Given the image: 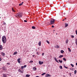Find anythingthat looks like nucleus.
<instances>
[{
    "label": "nucleus",
    "mask_w": 77,
    "mask_h": 77,
    "mask_svg": "<svg viewBox=\"0 0 77 77\" xmlns=\"http://www.w3.org/2000/svg\"><path fill=\"white\" fill-rule=\"evenodd\" d=\"M3 50V47L2 45H0V50Z\"/></svg>",
    "instance_id": "9b49d317"
},
{
    "label": "nucleus",
    "mask_w": 77,
    "mask_h": 77,
    "mask_svg": "<svg viewBox=\"0 0 77 77\" xmlns=\"http://www.w3.org/2000/svg\"><path fill=\"white\" fill-rule=\"evenodd\" d=\"M18 72H21V73H23V71L22 72V71H21V69H19L18 70Z\"/></svg>",
    "instance_id": "0eeeda50"
},
{
    "label": "nucleus",
    "mask_w": 77,
    "mask_h": 77,
    "mask_svg": "<svg viewBox=\"0 0 77 77\" xmlns=\"http://www.w3.org/2000/svg\"><path fill=\"white\" fill-rule=\"evenodd\" d=\"M20 60H21V59L20 58H19L17 59L18 62L19 63L21 62V61H20Z\"/></svg>",
    "instance_id": "423d86ee"
},
{
    "label": "nucleus",
    "mask_w": 77,
    "mask_h": 77,
    "mask_svg": "<svg viewBox=\"0 0 77 77\" xmlns=\"http://www.w3.org/2000/svg\"><path fill=\"white\" fill-rule=\"evenodd\" d=\"M2 60V59H1V58L0 57V61H1Z\"/></svg>",
    "instance_id": "49530a36"
},
{
    "label": "nucleus",
    "mask_w": 77,
    "mask_h": 77,
    "mask_svg": "<svg viewBox=\"0 0 77 77\" xmlns=\"http://www.w3.org/2000/svg\"><path fill=\"white\" fill-rule=\"evenodd\" d=\"M39 64H40V65H42V64L44 63V62L42 61H42H40L39 62Z\"/></svg>",
    "instance_id": "20e7f679"
},
{
    "label": "nucleus",
    "mask_w": 77,
    "mask_h": 77,
    "mask_svg": "<svg viewBox=\"0 0 77 77\" xmlns=\"http://www.w3.org/2000/svg\"><path fill=\"white\" fill-rule=\"evenodd\" d=\"M44 53H42V56H44Z\"/></svg>",
    "instance_id": "c03bdc74"
},
{
    "label": "nucleus",
    "mask_w": 77,
    "mask_h": 77,
    "mask_svg": "<svg viewBox=\"0 0 77 77\" xmlns=\"http://www.w3.org/2000/svg\"><path fill=\"white\" fill-rule=\"evenodd\" d=\"M71 36L72 37V38H74V36L73 35H71Z\"/></svg>",
    "instance_id": "c9c22d12"
},
{
    "label": "nucleus",
    "mask_w": 77,
    "mask_h": 77,
    "mask_svg": "<svg viewBox=\"0 0 77 77\" xmlns=\"http://www.w3.org/2000/svg\"><path fill=\"white\" fill-rule=\"evenodd\" d=\"M66 44H68V40H66Z\"/></svg>",
    "instance_id": "b1692460"
},
{
    "label": "nucleus",
    "mask_w": 77,
    "mask_h": 77,
    "mask_svg": "<svg viewBox=\"0 0 77 77\" xmlns=\"http://www.w3.org/2000/svg\"><path fill=\"white\" fill-rule=\"evenodd\" d=\"M35 77H38V76H36Z\"/></svg>",
    "instance_id": "603ef678"
},
{
    "label": "nucleus",
    "mask_w": 77,
    "mask_h": 77,
    "mask_svg": "<svg viewBox=\"0 0 77 77\" xmlns=\"http://www.w3.org/2000/svg\"><path fill=\"white\" fill-rule=\"evenodd\" d=\"M33 61L32 60L29 62V63H33Z\"/></svg>",
    "instance_id": "c756f323"
},
{
    "label": "nucleus",
    "mask_w": 77,
    "mask_h": 77,
    "mask_svg": "<svg viewBox=\"0 0 77 77\" xmlns=\"http://www.w3.org/2000/svg\"><path fill=\"white\" fill-rule=\"evenodd\" d=\"M76 66H77V62L76 63Z\"/></svg>",
    "instance_id": "8fccbe9b"
},
{
    "label": "nucleus",
    "mask_w": 77,
    "mask_h": 77,
    "mask_svg": "<svg viewBox=\"0 0 77 77\" xmlns=\"http://www.w3.org/2000/svg\"><path fill=\"white\" fill-rule=\"evenodd\" d=\"M64 51L63 50H61V53H63Z\"/></svg>",
    "instance_id": "5701e85b"
},
{
    "label": "nucleus",
    "mask_w": 77,
    "mask_h": 77,
    "mask_svg": "<svg viewBox=\"0 0 77 77\" xmlns=\"http://www.w3.org/2000/svg\"><path fill=\"white\" fill-rule=\"evenodd\" d=\"M24 22H27V21L26 20H24Z\"/></svg>",
    "instance_id": "4c0bfd02"
},
{
    "label": "nucleus",
    "mask_w": 77,
    "mask_h": 77,
    "mask_svg": "<svg viewBox=\"0 0 77 77\" xmlns=\"http://www.w3.org/2000/svg\"><path fill=\"white\" fill-rule=\"evenodd\" d=\"M75 44H76V45H77V41L75 42Z\"/></svg>",
    "instance_id": "37998d69"
},
{
    "label": "nucleus",
    "mask_w": 77,
    "mask_h": 77,
    "mask_svg": "<svg viewBox=\"0 0 77 77\" xmlns=\"http://www.w3.org/2000/svg\"><path fill=\"white\" fill-rule=\"evenodd\" d=\"M30 75H26V77H29Z\"/></svg>",
    "instance_id": "4be33fe9"
},
{
    "label": "nucleus",
    "mask_w": 77,
    "mask_h": 77,
    "mask_svg": "<svg viewBox=\"0 0 77 77\" xmlns=\"http://www.w3.org/2000/svg\"><path fill=\"white\" fill-rule=\"evenodd\" d=\"M21 68L22 69H23V68H24V66H21Z\"/></svg>",
    "instance_id": "473e14b6"
},
{
    "label": "nucleus",
    "mask_w": 77,
    "mask_h": 77,
    "mask_svg": "<svg viewBox=\"0 0 77 77\" xmlns=\"http://www.w3.org/2000/svg\"><path fill=\"white\" fill-rule=\"evenodd\" d=\"M65 27H68V24L66 23L65 24Z\"/></svg>",
    "instance_id": "4468645a"
},
{
    "label": "nucleus",
    "mask_w": 77,
    "mask_h": 77,
    "mask_svg": "<svg viewBox=\"0 0 77 77\" xmlns=\"http://www.w3.org/2000/svg\"><path fill=\"white\" fill-rule=\"evenodd\" d=\"M2 41L3 43H5L6 42V38L5 36H3L2 38Z\"/></svg>",
    "instance_id": "f03ea898"
},
{
    "label": "nucleus",
    "mask_w": 77,
    "mask_h": 77,
    "mask_svg": "<svg viewBox=\"0 0 77 77\" xmlns=\"http://www.w3.org/2000/svg\"><path fill=\"white\" fill-rule=\"evenodd\" d=\"M64 19L65 20H66V18H65Z\"/></svg>",
    "instance_id": "de8ad7c7"
},
{
    "label": "nucleus",
    "mask_w": 77,
    "mask_h": 77,
    "mask_svg": "<svg viewBox=\"0 0 77 77\" xmlns=\"http://www.w3.org/2000/svg\"><path fill=\"white\" fill-rule=\"evenodd\" d=\"M36 54H37L38 55H39V54L38 53V52H36Z\"/></svg>",
    "instance_id": "e433bc0d"
},
{
    "label": "nucleus",
    "mask_w": 77,
    "mask_h": 77,
    "mask_svg": "<svg viewBox=\"0 0 77 77\" xmlns=\"http://www.w3.org/2000/svg\"><path fill=\"white\" fill-rule=\"evenodd\" d=\"M75 32H76V35H77V30Z\"/></svg>",
    "instance_id": "ea45409f"
},
{
    "label": "nucleus",
    "mask_w": 77,
    "mask_h": 77,
    "mask_svg": "<svg viewBox=\"0 0 77 77\" xmlns=\"http://www.w3.org/2000/svg\"><path fill=\"white\" fill-rule=\"evenodd\" d=\"M75 42H77V39H76L75 40Z\"/></svg>",
    "instance_id": "a18cd8bd"
},
{
    "label": "nucleus",
    "mask_w": 77,
    "mask_h": 77,
    "mask_svg": "<svg viewBox=\"0 0 77 77\" xmlns=\"http://www.w3.org/2000/svg\"><path fill=\"white\" fill-rule=\"evenodd\" d=\"M3 77H8L7 76V74H3Z\"/></svg>",
    "instance_id": "9d476101"
},
{
    "label": "nucleus",
    "mask_w": 77,
    "mask_h": 77,
    "mask_svg": "<svg viewBox=\"0 0 77 77\" xmlns=\"http://www.w3.org/2000/svg\"><path fill=\"white\" fill-rule=\"evenodd\" d=\"M3 24H4V25H5V24H6V23H5V22H4V23Z\"/></svg>",
    "instance_id": "79ce46f5"
},
{
    "label": "nucleus",
    "mask_w": 77,
    "mask_h": 77,
    "mask_svg": "<svg viewBox=\"0 0 77 77\" xmlns=\"http://www.w3.org/2000/svg\"><path fill=\"white\" fill-rule=\"evenodd\" d=\"M55 21V19H51L50 21V23L51 24H53L54 23V21Z\"/></svg>",
    "instance_id": "7ed1b4c3"
},
{
    "label": "nucleus",
    "mask_w": 77,
    "mask_h": 77,
    "mask_svg": "<svg viewBox=\"0 0 77 77\" xmlns=\"http://www.w3.org/2000/svg\"><path fill=\"white\" fill-rule=\"evenodd\" d=\"M7 65H10V63H7Z\"/></svg>",
    "instance_id": "58836bf2"
},
{
    "label": "nucleus",
    "mask_w": 77,
    "mask_h": 77,
    "mask_svg": "<svg viewBox=\"0 0 77 77\" xmlns=\"http://www.w3.org/2000/svg\"><path fill=\"white\" fill-rule=\"evenodd\" d=\"M64 68H66V69H67L68 68V67H66V66H64Z\"/></svg>",
    "instance_id": "f704fd0d"
},
{
    "label": "nucleus",
    "mask_w": 77,
    "mask_h": 77,
    "mask_svg": "<svg viewBox=\"0 0 77 77\" xmlns=\"http://www.w3.org/2000/svg\"><path fill=\"white\" fill-rule=\"evenodd\" d=\"M46 73H43V74H42V75H45Z\"/></svg>",
    "instance_id": "cd10ccee"
},
{
    "label": "nucleus",
    "mask_w": 77,
    "mask_h": 77,
    "mask_svg": "<svg viewBox=\"0 0 77 77\" xmlns=\"http://www.w3.org/2000/svg\"><path fill=\"white\" fill-rule=\"evenodd\" d=\"M36 68L35 67H34L33 68V70H36Z\"/></svg>",
    "instance_id": "a211bd4d"
},
{
    "label": "nucleus",
    "mask_w": 77,
    "mask_h": 77,
    "mask_svg": "<svg viewBox=\"0 0 77 77\" xmlns=\"http://www.w3.org/2000/svg\"><path fill=\"white\" fill-rule=\"evenodd\" d=\"M75 74H76V73H77V70H75L74 71Z\"/></svg>",
    "instance_id": "bb28decb"
},
{
    "label": "nucleus",
    "mask_w": 77,
    "mask_h": 77,
    "mask_svg": "<svg viewBox=\"0 0 77 77\" xmlns=\"http://www.w3.org/2000/svg\"><path fill=\"white\" fill-rule=\"evenodd\" d=\"M46 77H51V75H50L48 74H46Z\"/></svg>",
    "instance_id": "39448f33"
},
{
    "label": "nucleus",
    "mask_w": 77,
    "mask_h": 77,
    "mask_svg": "<svg viewBox=\"0 0 77 77\" xmlns=\"http://www.w3.org/2000/svg\"><path fill=\"white\" fill-rule=\"evenodd\" d=\"M17 52H15L13 54L14 55H15V54H17Z\"/></svg>",
    "instance_id": "412c9836"
},
{
    "label": "nucleus",
    "mask_w": 77,
    "mask_h": 77,
    "mask_svg": "<svg viewBox=\"0 0 77 77\" xmlns=\"http://www.w3.org/2000/svg\"><path fill=\"white\" fill-rule=\"evenodd\" d=\"M68 49L69 50V51L70 52H71V50L69 48H68Z\"/></svg>",
    "instance_id": "6ab92c4d"
},
{
    "label": "nucleus",
    "mask_w": 77,
    "mask_h": 77,
    "mask_svg": "<svg viewBox=\"0 0 77 77\" xmlns=\"http://www.w3.org/2000/svg\"><path fill=\"white\" fill-rule=\"evenodd\" d=\"M63 57V55H60V56L59 57V58H62V57Z\"/></svg>",
    "instance_id": "ddd939ff"
},
{
    "label": "nucleus",
    "mask_w": 77,
    "mask_h": 77,
    "mask_svg": "<svg viewBox=\"0 0 77 77\" xmlns=\"http://www.w3.org/2000/svg\"><path fill=\"white\" fill-rule=\"evenodd\" d=\"M1 54L2 56H4L5 55V53H4L3 52L1 53Z\"/></svg>",
    "instance_id": "1a4fd4ad"
},
{
    "label": "nucleus",
    "mask_w": 77,
    "mask_h": 77,
    "mask_svg": "<svg viewBox=\"0 0 77 77\" xmlns=\"http://www.w3.org/2000/svg\"><path fill=\"white\" fill-rule=\"evenodd\" d=\"M46 42H47V43L48 44H50V42H48V40H47Z\"/></svg>",
    "instance_id": "2f4dec72"
},
{
    "label": "nucleus",
    "mask_w": 77,
    "mask_h": 77,
    "mask_svg": "<svg viewBox=\"0 0 77 77\" xmlns=\"http://www.w3.org/2000/svg\"><path fill=\"white\" fill-rule=\"evenodd\" d=\"M37 50H36V51H37Z\"/></svg>",
    "instance_id": "6e6d98bb"
},
{
    "label": "nucleus",
    "mask_w": 77,
    "mask_h": 77,
    "mask_svg": "<svg viewBox=\"0 0 77 77\" xmlns=\"http://www.w3.org/2000/svg\"><path fill=\"white\" fill-rule=\"evenodd\" d=\"M32 57H35V55H32Z\"/></svg>",
    "instance_id": "09e8293b"
},
{
    "label": "nucleus",
    "mask_w": 77,
    "mask_h": 77,
    "mask_svg": "<svg viewBox=\"0 0 77 77\" xmlns=\"http://www.w3.org/2000/svg\"><path fill=\"white\" fill-rule=\"evenodd\" d=\"M23 2H22L20 4H19V6H21V5H23Z\"/></svg>",
    "instance_id": "f3484780"
},
{
    "label": "nucleus",
    "mask_w": 77,
    "mask_h": 77,
    "mask_svg": "<svg viewBox=\"0 0 77 77\" xmlns=\"http://www.w3.org/2000/svg\"><path fill=\"white\" fill-rule=\"evenodd\" d=\"M54 60L55 61H56L57 62V63H59V61H58V60L56 59V57H55L54 58Z\"/></svg>",
    "instance_id": "6e6552de"
},
{
    "label": "nucleus",
    "mask_w": 77,
    "mask_h": 77,
    "mask_svg": "<svg viewBox=\"0 0 77 77\" xmlns=\"http://www.w3.org/2000/svg\"><path fill=\"white\" fill-rule=\"evenodd\" d=\"M38 45L39 46H41V42L40 41L39 42Z\"/></svg>",
    "instance_id": "f8f14e48"
},
{
    "label": "nucleus",
    "mask_w": 77,
    "mask_h": 77,
    "mask_svg": "<svg viewBox=\"0 0 77 77\" xmlns=\"http://www.w3.org/2000/svg\"><path fill=\"white\" fill-rule=\"evenodd\" d=\"M65 19H64L63 20V21H65Z\"/></svg>",
    "instance_id": "3c124183"
},
{
    "label": "nucleus",
    "mask_w": 77,
    "mask_h": 77,
    "mask_svg": "<svg viewBox=\"0 0 77 77\" xmlns=\"http://www.w3.org/2000/svg\"><path fill=\"white\" fill-rule=\"evenodd\" d=\"M58 61L60 62V63H62L63 62L62 60H58Z\"/></svg>",
    "instance_id": "dca6fc26"
},
{
    "label": "nucleus",
    "mask_w": 77,
    "mask_h": 77,
    "mask_svg": "<svg viewBox=\"0 0 77 77\" xmlns=\"http://www.w3.org/2000/svg\"><path fill=\"white\" fill-rule=\"evenodd\" d=\"M26 66H27L26 65H25L23 67L24 68H26Z\"/></svg>",
    "instance_id": "72a5a7b5"
},
{
    "label": "nucleus",
    "mask_w": 77,
    "mask_h": 77,
    "mask_svg": "<svg viewBox=\"0 0 77 77\" xmlns=\"http://www.w3.org/2000/svg\"><path fill=\"white\" fill-rule=\"evenodd\" d=\"M12 10L13 12H15V10L14 9V8H12Z\"/></svg>",
    "instance_id": "393cba45"
},
{
    "label": "nucleus",
    "mask_w": 77,
    "mask_h": 77,
    "mask_svg": "<svg viewBox=\"0 0 77 77\" xmlns=\"http://www.w3.org/2000/svg\"><path fill=\"white\" fill-rule=\"evenodd\" d=\"M54 31H55V30H54Z\"/></svg>",
    "instance_id": "5fc2aeb1"
},
{
    "label": "nucleus",
    "mask_w": 77,
    "mask_h": 77,
    "mask_svg": "<svg viewBox=\"0 0 77 77\" xmlns=\"http://www.w3.org/2000/svg\"><path fill=\"white\" fill-rule=\"evenodd\" d=\"M63 60H64V61H66V59L65 58H63Z\"/></svg>",
    "instance_id": "a878e982"
},
{
    "label": "nucleus",
    "mask_w": 77,
    "mask_h": 77,
    "mask_svg": "<svg viewBox=\"0 0 77 77\" xmlns=\"http://www.w3.org/2000/svg\"><path fill=\"white\" fill-rule=\"evenodd\" d=\"M15 17L17 18H20V17H22V13L20 12L17 14L15 15Z\"/></svg>",
    "instance_id": "f257e3e1"
},
{
    "label": "nucleus",
    "mask_w": 77,
    "mask_h": 77,
    "mask_svg": "<svg viewBox=\"0 0 77 77\" xmlns=\"http://www.w3.org/2000/svg\"><path fill=\"white\" fill-rule=\"evenodd\" d=\"M56 35H57V33L56 34Z\"/></svg>",
    "instance_id": "864d4df0"
},
{
    "label": "nucleus",
    "mask_w": 77,
    "mask_h": 77,
    "mask_svg": "<svg viewBox=\"0 0 77 77\" xmlns=\"http://www.w3.org/2000/svg\"><path fill=\"white\" fill-rule=\"evenodd\" d=\"M1 18L0 17V18Z\"/></svg>",
    "instance_id": "4d7b16f0"
},
{
    "label": "nucleus",
    "mask_w": 77,
    "mask_h": 77,
    "mask_svg": "<svg viewBox=\"0 0 77 77\" xmlns=\"http://www.w3.org/2000/svg\"><path fill=\"white\" fill-rule=\"evenodd\" d=\"M55 47L56 48H59V45H56V46H55Z\"/></svg>",
    "instance_id": "2eb2a0df"
},
{
    "label": "nucleus",
    "mask_w": 77,
    "mask_h": 77,
    "mask_svg": "<svg viewBox=\"0 0 77 77\" xmlns=\"http://www.w3.org/2000/svg\"><path fill=\"white\" fill-rule=\"evenodd\" d=\"M70 65H71V66H72V67H74V65H73L72 64H71Z\"/></svg>",
    "instance_id": "c85d7f7f"
},
{
    "label": "nucleus",
    "mask_w": 77,
    "mask_h": 77,
    "mask_svg": "<svg viewBox=\"0 0 77 77\" xmlns=\"http://www.w3.org/2000/svg\"><path fill=\"white\" fill-rule=\"evenodd\" d=\"M60 69H62V66H60Z\"/></svg>",
    "instance_id": "7c9ffc66"
},
{
    "label": "nucleus",
    "mask_w": 77,
    "mask_h": 77,
    "mask_svg": "<svg viewBox=\"0 0 77 77\" xmlns=\"http://www.w3.org/2000/svg\"><path fill=\"white\" fill-rule=\"evenodd\" d=\"M54 27V26H53V25H52V27L53 28Z\"/></svg>",
    "instance_id": "a19ab883"
},
{
    "label": "nucleus",
    "mask_w": 77,
    "mask_h": 77,
    "mask_svg": "<svg viewBox=\"0 0 77 77\" xmlns=\"http://www.w3.org/2000/svg\"><path fill=\"white\" fill-rule=\"evenodd\" d=\"M32 28L33 29H36V28H35V27L33 26L32 27Z\"/></svg>",
    "instance_id": "aec40b11"
}]
</instances>
